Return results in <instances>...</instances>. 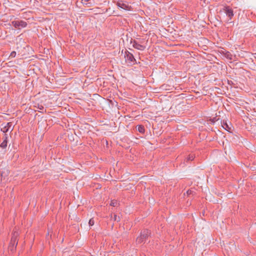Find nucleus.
Masks as SVG:
<instances>
[{"label":"nucleus","instance_id":"nucleus-1","mask_svg":"<svg viewBox=\"0 0 256 256\" xmlns=\"http://www.w3.org/2000/svg\"><path fill=\"white\" fill-rule=\"evenodd\" d=\"M151 232L148 229H144L142 230L140 236L136 239V244H137L144 243L149 237L150 236Z\"/></svg>","mask_w":256,"mask_h":256},{"label":"nucleus","instance_id":"nucleus-2","mask_svg":"<svg viewBox=\"0 0 256 256\" xmlns=\"http://www.w3.org/2000/svg\"><path fill=\"white\" fill-rule=\"evenodd\" d=\"M124 57L126 62L130 65H133L136 63L133 54L127 50H126L124 52Z\"/></svg>","mask_w":256,"mask_h":256},{"label":"nucleus","instance_id":"nucleus-3","mask_svg":"<svg viewBox=\"0 0 256 256\" xmlns=\"http://www.w3.org/2000/svg\"><path fill=\"white\" fill-rule=\"evenodd\" d=\"M12 24L15 28L18 29L24 28L26 27L28 25L27 22L22 20L12 21Z\"/></svg>","mask_w":256,"mask_h":256},{"label":"nucleus","instance_id":"nucleus-4","mask_svg":"<svg viewBox=\"0 0 256 256\" xmlns=\"http://www.w3.org/2000/svg\"><path fill=\"white\" fill-rule=\"evenodd\" d=\"M116 5L118 8L124 9V10H132V6H129L128 4V2L126 1H118Z\"/></svg>","mask_w":256,"mask_h":256},{"label":"nucleus","instance_id":"nucleus-5","mask_svg":"<svg viewBox=\"0 0 256 256\" xmlns=\"http://www.w3.org/2000/svg\"><path fill=\"white\" fill-rule=\"evenodd\" d=\"M223 11L226 14V16L229 18V20H231L234 16L232 8L230 6H226L224 7Z\"/></svg>","mask_w":256,"mask_h":256},{"label":"nucleus","instance_id":"nucleus-6","mask_svg":"<svg viewBox=\"0 0 256 256\" xmlns=\"http://www.w3.org/2000/svg\"><path fill=\"white\" fill-rule=\"evenodd\" d=\"M130 43L132 44L133 48L138 50H144L146 48L144 46L138 44V42L136 40H133L132 38L131 39Z\"/></svg>","mask_w":256,"mask_h":256},{"label":"nucleus","instance_id":"nucleus-7","mask_svg":"<svg viewBox=\"0 0 256 256\" xmlns=\"http://www.w3.org/2000/svg\"><path fill=\"white\" fill-rule=\"evenodd\" d=\"M219 52L224 56L227 59L229 60H232V54L228 51H226L225 49L222 48L220 50H219Z\"/></svg>","mask_w":256,"mask_h":256},{"label":"nucleus","instance_id":"nucleus-8","mask_svg":"<svg viewBox=\"0 0 256 256\" xmlns=\"http://www.w3.org/2000/svg\"><path fill=\"white\" fill-rule=\"evenodd\" d=\"M18 235H19V234L18 232L14 231L12 234V236L11 238L10 243L18 244Z\"/></svg>","mask_w":256,"mask_h":256},{"label":"nucleus","instance_id":"nucleus-9","mask_svg":"<svg viewBox=\"0 0 256 256\" xmlns=\"http://www.w3.org/2000/svg\"><path fill=\"white\" fill-rule=\"evenodd\" d=\"M16 246H17V244H13L12 243H10L8 247V251L10 252L12 254H13L14 252L16 250Z\"/></svg>","mask_w":256,"mask_h":256},{"label":"nucleus","instance_id":"nucleus-10","mask_svg":"<svg viewBox=\"0 0 256 256\" xmlns=\"http://www.w3.org/2000/svg\"><path fill=\"white\" fill-rule=\"evenodd\" d=\"M82 2L85 6L87 7H91L94 5V4L90 2V0H82Z\"/></svg>","mask_w":256,"mask_h":256},{"label":"nucleus","instance_id":"nucleus-11","mask_svg":"<svg viewBox=\"0 0 256 256\" xmlns=\"http://www.w3.org/2000/svg\"><path fill=\"white\" fill-rule=\"evenodd\" d=\"M222 128L228 132H230L231 128L229 126L228 124L226 122V121L223 120L222 122H221Z\"/></svg>","mask_w":256,"mask_h":256},{"label":"nucleus","instance_id":"nucleus-12","mask_svg":"<svg viewBox=\"0 0 256 256\" xmlns=\"http://www.w3.org/2000/svg\"><path fill=\"white\" fill-rule=\"evenodd\" d=\"M137 130L141 134H144L145 132L144 128L142 125H138V126Z\"/></svg>","mask_w":256,"mask_h":256},{"label":"nucleus","instance_id":"nucleus-13","mask_svg":"<svg viewBox=\"0 0 256 256\" xmlns=\"http://www.w3.org/2000/svg\"><path fill=\"white\" fill-rule=\"evenodd\" d=\"M195 156L194 154H190L189 156H188L186 158V162H188V161H190V160H194Z\"/></svg>","mask_w":256,"mask_h":256},{"label":"nucleus","instance_id":"nucleus-14","mask_svg":"<svg viewBox=\"0 0 256 256\" xmlns=\"http://www.w3.org/2000/svg\"><path fill=\"white\" fill-rule=\"evenodd\" d=\"M7 144H8V141L3 140V142L0 144V147H1L2 148H6L7 146Z\"/></svg>","mask_w":256,"mask_h":256},{"label":"nucleus","instance_id":"nucleus-15","mask_svg":"<svg viewBox=\"0 0 256 256\" xmlns=\"http://www.w3.org/2000/svg\"><path fill=\"white\" fill-rule=\"evenodd\" d=\"M12 124L11 122H8L6 124L5 126L6 127H7L8 128L9 130H10V133L12 131L13 128H12Z\"/></svg>","mask_w":256,"mask_h":256},{"label":"nucleus","instance_id":"nucleus-16","mask_svg":"<svg viewBox=\"0 0 256 256\" xmlns=\"http://www.w3.org/2000/svg\"><path fill=\"white\" fill-rule=\"evenodd\" d=\"M1 130L2 132L4 134H8V132H10L8 128L4 126L2 128H1Z\"/></svg>","mask_w":256,"mask_h":256},{"label":"nucleus","instance_id":"nucleus-17","mask_svg":"<svg viewBox=\"0 0 256 256\" xmlns=\"http://www.w3.org/2000/svg\"><path fill=\"white\" fill-rule=\"evenodd\" d=\"M118 204V202L116 200H111L110 205L112 206H116Z\"/></svg>","mask_w":256,"mask_h":256},{"label":"nucleus","instance_id":"nucleus-18","mask_svg":"<svg viewBox=\"0 0 256 256\" xmlns=\"http://www.w3.org/2000/svg\"><path fill=\"white\" fill-rule=\"evenodd\" d=\"M94 224V221L93 218H90L89 220L88 224L90 226H92Z\"/></svg>","mask_w":256,"mask_h":256},{"label":"nucleus","instance_id":"nucleus-19","mask_svg":"<svg viewBox=\"0 0 256 256\" xmlns=\"http://www.w3.org/2000/svg\"><path fill=\"white\" fill-rule=\"evenodd\" d=\"M37 105H38L37 106H34L42 110H44V107L42 104H38Z\"/></svg>","mask_w":256,"mask_h":256},{"label":"nucleus","instance_id":"nucleus-20","mask_svg":"<svg viewBox=\"0 0 256 256\" xmlns=\"http://www.w3.org/2000/svg\"><path fill=\"white\" fill-rule=\"evenodd\" d=\"M8 134H4V136H3V137H2V140H4L8 141Z\"/></svg>","mask_w":256,"mask_h":256},{"label":"nucleus","instance_id":"nucleus-21","mask_svg":"<svg viewBox=\"0 0 256 256\" xmlns=\"http://www.w3.org/2000/svg\"><path fill=\"white\" fill-rule=\"evenodd\" d=\"M114 219L115 221H117V222H118L120 220V218L119 216H117L116 214H114Z\"/></svg>","mask_w":256,"mask_h":256},{"label":"nucleus","instance_id":"nucleus-22","mask_svg":"<svg viewBox=\"0 0 256 256\" xmlns=\"http://www.w3.org/2000/svg\"><path fill=\"white\" fill-rule=\"evenodd\" d=\"M193 192H194L192 190H188L186 191V194H187L188 196H190V194H193Z\"/></svg>","mask_w":256,"mask_h":256},{"label":"nucleus","instance_id":"nucleus-23","mask_svg":"<svg viewBox=\"0 0 256 256\" xmlns=\"http://www.w3.org/2000/svg\"><path fill=\"white\" fill-rule=\"evenodd\" d=\"M16 56V52L15 51H13L10 53V56L12 58H14Z\"/></svg>","mask_w":256,"mask_h":256},{"label":"nucleus","instance_id":"nucleus-24","mask_svg":"<svg viewBox=\"0 0 256 256\" xmlns=\"http://www.w3.org/2000/svg\"><path fill=\"white\" fill-rule=\"evenodd\" d=\"M216 120V118H214L213 119H212V122H215Z\"/></svg>","mask_w":256,"mask_h":256},{"label":"nucleus","instance_id":"nucleus-25","mask_svg":"<svg viewBox=\"0 0 256 256\" xmlns=\"http://www.w3.org/2000/svg\"><path fill=\"white\" fill-rule=\"evenodd\" d=\"M130 50H132V51H134V50L132 49H130Z\"/></svg>","mask_w":256,"mask_h":256}]
</instances>
